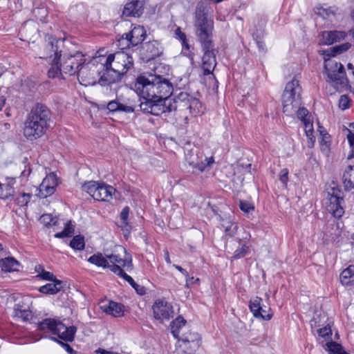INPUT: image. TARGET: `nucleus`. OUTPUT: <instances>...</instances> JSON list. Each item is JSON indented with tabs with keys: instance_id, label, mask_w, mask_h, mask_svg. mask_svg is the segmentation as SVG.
<instances>
[{
	"instance_id": "473e14b6",
	"label": "nucleus",
	"mask_w": 354,
	"mask_h": 354,
	"mask_svg": "<svg viewBox=\"0 0 354 354\" xmlns=\"http://www.w3.org/2000/svg\"><path fill=\"white\" fill-rule=\"evenodd\" d=\"M14 315L16 317L21 319L24 322L31 319L32 315L30 310L25 308L19 304L15 305Z\"/></svg>"
},
{
	"instance_id": "20e7f679",
	"label": "nucleus",
	"mask_w": 354,
	"mask_h": 354,
	"mask_svg": "<svg viewBox=\"0 0 354 354\" xmlns=\"http://www.w3.org/2000/svg\"><path fill=\"white\" fill-rule=\"evenodd\" d=\"M193 23L196 29V35L201 44L214 43V21L207 17V11L203 4L196 6Z\"/></svg>"
},
{
	"instance_id": "bf43d9fd",
	"label": "nucleus",
	"mask_w": 354,
	"mask_h": 354,
	"mask_svg": "<svg viewBox=\"0 0 354 354\" xmlns=\"http://www.w3.org/2000/svg\"><path fill=\"white\" fill-rule=\"evenodd\" d=\"M129 207H124L121 213H120V218L123 221L124 223H127V221L129 216Z\"/></svg>"
},
{
	"instance_id": "6e6552de",
	"label": "nucleus",
	"mask_w": 354,
	"mask_h": 354,
	"mask_svg": "<svg viewBox=\"0 0 354 354\" xmlns=\"http://www.w3.org/2000/svg\"><path fill=\"white\" fill-rule=\"evenodd\" d=\"M169 101L171 106V109H167V110L163 111L162 115H165V116H167L169 113L178 109H189L190 112H192V111L194 113L199 112L198 106H201L200 102L186 92H180L174 98L169 97Z\"/></svg>"
},
{
	"instance_id": "13d9d810",
	"label": "nucleus",
	"mask_w": 354,
	"mask_h": 354,
	"mask_svg": "<svg viewBox=\"0 0 354 354\" xmlns=\"http://www.w3.org/2000/svg\"><path fill=\"white\" fill-rule=\"evenodd\" d=\"M52 339L60 344L69 354H76V352L71 347L69 344L60 342L57 340L55 337H53Z\"/></svg>"
},
{
	"instance_id": "4468645a",
	"label": "nucleus",
	"mask_w": 354,
	"mask_h": 354,
	"mask_svg": "<svg viewBox=\"0 0 354 354\" xmlns=\"http://www.w3.org/2000/svg\"><path fill=\"white\" fill-rule=\"evenodd\" d=\"M154 317L159 320H168L174 316L173 306L165 299L156 300L153 306Z\"/></svg>"
},
{
	"instance_id": "4c0bfd02",
	"label": "nucleus",
	"mask_w": 354,
	"mask_h": 354,
	"mask_svg": "<svg viewBox=\"0 0 354 354\" xmlns=\"http://www.w3.org/2000/svg\"><path fill=\"white\" fill-rule=\"evenodd\" d=\"M319 133L321 139L319 140V145L322 151H328L329 149L330 143V137L329 134L324 129H320Z\"/></svg>"
},
{
	"instance_id": "774afa93",
	"label": "nucleus",
	"mask_w": 354,
	"mask_h": 354,
	"mask_svg": "<svg viewBox=\"0 0 354 354\" xmlns=\"http://www.w3.org/2000/svg\"><path fill=\"white\" fill-rule=\"evenodd\" d=\"M317 318L315 317H314L312 320L310 321V325H311V327L313 328V327H317Z\"/></svg>"
},
{
	"instance_id": "3c124183",
	"label": "nucleus",
	"mask_w": 354,
	"mask_h": 354,
	"mask_svg": "<svg viewBox=\"0 0 354 354\" xmlns=\"http://www.w3.org/2000/svg\"><path fill=\"white\" fill-rule=\"evenodd\" d=\"M351 105V99L346 95H343L340 97L339 100V107L342 110L348 109Z\"/></svg>"
},
{
	"instance_id": "412c9836",
	"label": "nucleus",
	"mask_w": 354,
	"mask_h": 354,
	"mask_svg": "<svg viewBox=\"0 0 354 354\" xmlns=\"http://www.w3.org/2000/svg\"><path fill=\"white\" fill-rule=\"evenodd\" d=\"M146 37V30L143 26H135L131 31L126 35L127 46H136L142 43Z\"/></svg>"
},
{
	"instance_id": "5701e85b",
	"label": "nucleus",
	"mask_w": 354,
	"mask_h": 354,
	"mask_svg": "<svg viewBox=\"0 0 354 354\" xmlns=\"http://www.w3.org/2000/svg\"><path fill=\"white\" fill-rule=\"evenodd\" d=\"M115 192V189L111 185L100 184L97 192L94 194V199L97 201H108L112 198V195Z\"/></svg>"
},
{
	"instance_id": "393cba45",
	"label": "nucleus",
	"mask_w": 354,
	"mask_h": 354,
	"mask_svg": "<svg viewBox=\"0 0 354 354\" xmlns=\"http://www.w3.org/2000/svg\"><path fill=\"white\" fill-rule=\"evenodd\" d=\"M106 258L110 263V266H120L122 267L129 268H132V259L130 255L126 254L124 259L120 258L118 255L116 254H106Z\"/></svg>"
},
{
	"instance_id": "f03ea898",
	"label": "nucleus",
	"mask_w": 354,
	"mask_h": 354,
	"mask_svg": "<svg viewBox=\"0 0 354 354\" xmlns=\"http://www.w3.org/2000/svg\"><path fill=\"white\" fill-rule=\"evenodd\" d=\"M99 61L105 71L99 82H106L109 84L120 80L133 65L132 57L124 51H118L107 57L100 56Z\"/></svg>"
},
{
	"instance_id": "7c9ffc66",
	"label": "nucleus",
	"mask_w": 354,
	"mask_h": 354,
	"mask_svg": "<svg viewBox=\"0 0 354 354\" xmlns=\"http://www.w3.org/2000/svg\"><path fill=\"white\" fill-rule=\"evenodd\" d=\"M186 320L181 316H178L171 323V332L176 339H180V330L185 326Z\"/></svg>"
},
{
	"instance_id": "9b49d317",
	"label": "nucleus",
	"mask_w": 354,
	"mask_h": 354,
	"mask_svg": "<svg viewBox=\"0 0 354 354\" xmlns=\"http://www.w3.org/2000/svg\"><path fill=\"white\" fill-rule=\"evenodd\" d=\"M84 62V55L80 51H76L73 54H64L59 60L61 73L57 77L61 76L62 73L71 75L75 74Z\"/></svg>"
},
{
	"instance_id": "f704fd0d",
	"label": "nucleus",
	"mask_w": 354,
	"mask_h": 354,
	"mask_svg": "<svg viewBox=\"0 0 354 354\" xmlns=\"http://www.w3.org/2000/svg\"><path fill=\"white\" fill-rule=\"evenodd\" d=\"M53 283H47L41 286L39 289V292L44 294L54 295L62 289V282L59 280L53 281Z\"/></svg>"
},
{
	"instance_id": "2eb2a0df",
	"label": "nucleus",
	"mask_w": 354,
	"mask_h": 354,
	"mask_svg": "<svg viewBox=\"0 0 354 354\" xmlns=\"http://www.w3.org/2000/svg\"><path fill=\"white\" fill-rule=\"evenodd\" d=\"M262 299L259 297H255L250 299L249 303V308L256 318H260L263 320H270L272 318V313H271V308L270 307L264 306L262 304Z\"/></svg>"
},
{
	"instance_id": "603ef678",
	"label": "nucleus",
	"mask_w": 354,
	"mask_h": 354,
	"mask_svg": "<svg viewBox=\"0 0 354 354\" xmlns=\"http://www.w3.org/2000/svg\"><path fill=\"white\" fill-rule=\"evenodd\" d=\"M248 249V247L246 246L245 245H242L241 248L236 249L234 251L232 258L237 259L244 257L247 254Z\"/></svg>"
},
{
	"instance_id": "6ab92c4d",
	"label": "nucleus",
	"mask_w": 354,
	"mask_h": 354,
	"mask_svg": "<svg viewBox=\"0 0 354 354\" xmlns=\"http://www.w3.org/2000/svg\"><path fill=\"white\" fill-rule=\"evenodd\" d=\"M145 0H131L124 6L122 15L125 17H139L143 13Z\"/></svg>"
},
{
	"instance_id": "a19ab883",
	"label": "nucleus",
	"mask_w": 354,
	"mask_h": 354,
	"mask_svg": "<svg viewBox=\"0 0 354 354\" xmlns=\"http://www.w3.org/2000/svg\"><path fill=\"white\" fill-rule=\"evenodd\" d=\"M196 334L192 333H182L180 335V339H177L178 342H182L184 344L192 343L195 344L196 346H198V342H196Z\"/></svg>"
},
{
	"instance_id": "e2e57ef3",
	"label": "nucleus",
	"mask_w": 354,
	"mask_h": 354,
	"mask_svg": "<svg viewBox=\"0 0 354 354\" xmlns=\"http://www.w3.org/2000/svg\"><path fill=\"white\" fill-rule=\"evenodd\" d=\"M96 353L97 354H120V353H117V352L107 351V350L102 349V348H99L97 351H96Z\"/></svg>"
},
{
	"instance_id": "ea45409f",
	"label": "nucleus",
	"mask_w": 354,
	"mask_h": 354,
	"mask_svg": "<svg viewBox=\"0 0 354 354\" xmlns=\"http://www.w3.org/2000/svg\"><path fill=\"white\" fill-rule=\"evenodd\" d=\"M70 245L72 248L77 250H82L84 248L85 243L84 239L80 235H77L73 237L70 243Z\"/></svg>"
},
{
	"instance_id": "680f3d73",
	"label": "nucleus",
	"mask_w": 354,
	"mask_h": 354,
	"mask_svg": "<svg viewBox=\"0 0 354 354\" xmlns=\"http://www.w3.org/2000/svg\"><path fill=\"white\" fill-rule=\"evenodd\" d=\"M133 288L136 290L138 294L140 295L145 294V288L144 286H140L138 283H136V285H135V286Z\"/></svg>"
},
{
	"instance_id": "f3484780",
	"label": "nucleus",
	"mask_w": 354,
	"mask_h": 354,
	"mask_svg": "<svg viewBox=\"0 0 354 354\" xmlns=\"http://www.w3.org/2000/svg\"><path fill=\"white\" fill-rule=\"evenodd\" d=\"M35 120L38 122L44 127H48V123L50 120V111L44 104H37L30 111L29 113Z\"/></svg>"
},
{
	"instance_id": "a211bd4d",
	"label": "nucleus",
	"mask_w": 354,
	"mask_h": 354,
	"mask_svg": "<svg viewBox=\"0 0 354 354\" xmlns=\"http://www.w3.org/2000/svg\"><path fill=\"white\" fill-rule=\"evenodd\" d=\"M57 185V180L55 175L53 174H49L44 178L40 184L37 195L41 198L50 196L55 192Z\"/></svg>"
},
{
	"instance_id": "f8f14e48",
	"label": "nucleus",
	"mask_w": 354,
	"mask_h": 354,
	"mask_svg": "<svg viewBox=\"0 0 354 354\" xmlns=\"http://www.w3.org/2000/svg\"><path fill=\"white\" fill-rule=\"evenodd\" d=\"M203 55L202 57V68L204 75L212 73L216 66V54L218 53L214 43L201 44Z\"/></svg>"
},
{
	"instance_id": "69168bd1",
	"label": "nucleus",
	"mask_w": 354,
	"mask_h": 354,
	"mask_svg": "<svg viewBox=\"0 0 354 354\" xmlns=\"http://www.w3.org/2000/svg\"><path fill=\"white\" fill-rule=\"evenodd\" d=\"M165 259L167 263H171V259L167 250H165Z\"/></svg>"
},
{
	"instance_id": "9d476101",
	"label": "nucleus",
	"mask_w": 354,
	"mask_h": 354,
	"mask_svg": "<svg viewBox=\"0 0 354 354\" xmlns=\"http://www.w3.org/2000/svg\"><path fill=\"white\" fill-rule=\"evenodd\" d=\"M61 41L55 38H49V40L44 48V57H51L54 55V59L50 69L48 71V75L50 78H55L61 73L59 60L62 55L61 50H59L58 44Z\"/></svg>"
},
{
	"instance_id": "79ce46f5",
	"label": "nucleus",
	"mask_w": 354,
	"mask_h": 354,
	"mask_svg": "<svg viewBox=\"0 0 354 354\" xmlns=\"http://www.w3.org/2000/svg\"><path fill=\"white\" fill-rule=\"evenodd\" d=\"M222 225L225 228V232L227 235L232 236L236 234L237 225L235 223H233L231 221H225Z\"/></svg>"
},
{
	"instance_id": "de8ad7c7",
	"label": "nucleus",
	"mask_w": 354,
	"mask_h": 354,
	"mask_svg": "<svg viewBox=\"0 0 354 354\" xmlns=\"http://www.w3.org/2000/svg\"><path fill=\"white\" fill-rule=\"evenodd\" d=\"M41 222L43 223L46 226H53L57 223V219L53 218L50 214H44L40 217Z\"/></svg>"
},
{
	"instance_id": "37998d69",
	"label": "nucleus",
	"mask_w": 354,
	"mask_h": 354,
	"mask_svg": "<svg viewBox=\"0 0 354 354\" xmlns=\"http://www.w3.org/2000/svg\"><path fill=\"white\" fill-rule=\"evenodd\" d=\"M74 232V227L71 224V222L65 223V227L62 232L56 233L55 236L56 238H63L70 236Z\"/></svg>"
},
{
	"instance_id": "c85d7f7f",
	"label": "nucleus",
	"mask_w": 354,
	"mask_h": 354,
	"mask_svg": "<svg viewBox=\"0 0 354 354\" xmlns=\"http://www.w3.org/2000/svg\"><path fill=\"white\" fill-rule=\"evenodd\" d=\"M340 281L344 286H350L354 283V265H350L340 274Z\"/></svg>"
},
{
	"instance_id": "f257e3e1",
	"label": "nucleus",
	"mask_w": 354,
	"mask_h": 354,
	"mask_svg": "<svg viewBox=\"0 0 354 354\" xmlns=\"http://www.w3.org/2000/svg\"><path fill=\"white\" fill-rule=\"evenodd\" d=\"M134 89L140 97V110L145 113L161 115L165 110L171 109L169 96L173 84L161 75H141L134 84Z\"/></svg>"
},
{
	"instance_id": "338daca9",
	"label": "nucleus",
	"mask_w": 354,
	"mask_h": 354,
	"mask_svg": "<svg viewBox=\"0 0 354 354\" xmlns=\"http://www.w3.org/2000/svg\"><path fill=\"white\" fill-rule=\"evenodd\" d=\"M6 98L3 96L0 97V111L2 110V108L5 105Z\"/></svg>"
},
{
	"instance_id": "a18cd8bd",
	"label": "nucleus",
	"mask_w": 354,
	"mask_h": 354,
	"mask_svg": "<svg viewBox=\"0 0 354 354\" xmlns=\"http://www.w3.org/2000/svg\"><path fill=\"white\" fill-rule=\"evenodd\" d=\"M175 35L176 37L181 41L183 47L187 50H189V45L187 42L186 35L181 30L180 28L178 27L176 29Z\"/></svg>"
},
{
	"instance_id": "4be33fe9",
	"label": "nucleus",
	"mask_w": 354,
	"mask_h": 354,
	"mask_svg": "<svg viewBox=\"0 0 354 354\" xmlns=\"http://www.w3.org/2000/svg\"><path fill=\"white\" fill-rule=\"evenodd\" d=\"M346 36V34L344 31H324L321 33V43L324 45H331L335 42L344 39Z\"/></svg>"
},
{
	"instance_id": "052dcab7",
	"label": "nucleus",
	"mask_w": 354,
	"mask_h": 354,
	"mask_svg": "<svg viewBox=\"0 0 354 354\" xmlns=\"http://www.w3.org/2000/svg\"><path fill=\"white\" fill-rule=\"evenodd\" d=\"M176 269H177L179 272H180L185 277H186V283H188L189 281V274L188 272L182 267L178 265H174Z\"/></svg>"
},
{
	"instance_id": "72a5a7b5",
	"label": "nucleus",
	"mask_w": 354,
	"mask_h": 354,
	"mask_svg": "<svg viewBox=\"0 0 354 354\" xmlns=\"http://www.w3.org/2000/svg\"><path fill=\"white\" fill-rule=\"evenodd\" d=\"M107 109L111 112L122 111L126 113H132L134 111V108L132 106L124 105L115 100L109 102L107 104Z\"/></svg>"
},
{
	"instance_id": "49530a36",
	"label": "nucleus",
	"mask_w": 354,
	"mask_h": 354,
	"mask_svg": "<svg viewBox=\"0 0 354 354\" xmlns=\"http://www.w3.org/2000/svg\"><path fill=\"white\" fill-rule=\"evenodd\" d=\"M253 36L255 39L256 44L258 46L259 51L263 53L266 52V44L263 42V41L261 40V37L263 36V31L261 30L259 33L258 32V31H257V32L253 33Z\"/></svg>"
},
{
	"instance_id": "2f4dec72",
	"label": "nucleus",
	"mask_w": 354,
	"mask_h": 354,
	"mask_svg": "<svg viewBox=\"0 0 354 354\" xmlns=\"http://www.w3.org/2000/svg\"><path fill=\"white\" fill-rule=\"evenodd\" d=\"M303 124L304 126L306 136L308 138V147L313 148L315 142V137L313 135L314 130L313 121L310 119L306 120L305 122H303Z\"/></svg>"
},
{
	"instance_id": "e433bc0d",
	"label": "nucleus",
	"mask_w": 354,
	"mask_h": 354,
	"mask_svg": "<svg viewBox=\"0 0 354 354\" xmlns=\"http://www.w3.org/2000/svg\"><path fill=\"white\" fill-rule=\"evenodd\" d=\"M325 349L327 350L330 354H348L343 348L341 344L335 342H328L325 344Z\"/></svg>"
},
{
	"instance_id": "dca6fc26",
	"label": "nucleus",
	"mask_w": 354,
	"mask_h": 354,
	"mask_svg": "<svg viewBox=\"0 0 354 354\" xmlns=\"http://www.w3.org/2000/svg\"><path fill=\"white\" fill-rule=\"evenodd\" d=\"M192 154L189 155V152L186 153V159L189 164L194 168H197L199 171H203L207 167H209L214 163V160L212 156L209 158L205 157L203 160V153H198V151H191Z\"/></svg>"
},
{
	"instance_id": "8fccbe9b",
	"label": "nucleus",
	"mask_w": 354,
	"mask_h": 354,
	"mask_svg": "<svg viewBox=\"0 0 354 354\" xmlns=\"http://www.w3.org/2000/svg\"><path fill=\"white\" fill-rule=\"evenodd\" d=\"M344 130L347 132L346 138L350 145V147H351V155L350 156L354 157V133H353L349 129L345 127Z\"/></svg>"
},
{
	"instance_id": "c756f323",
	"label": "nucleus",
	"mask_w": 354,
	"mask_h": 354,
	"mask_svg": "<svg viewBox=\"0 0 354 354\" xmlns=\"http://www.w3.org/2000/svg\"><path fill=\"white\" fill-rule=\"evenodd\" d=\"M88 261L92 264H94L98 267H102L103 268H110L111 266L106 258V255L105 257L103 256L102 253L97 252L91 256L88 259Z\"/></svg>"
},
{
	"instance_id": "b1692460",
	"label": "nucleus",
	"mask_w": 354,
	"mask_h": 354,
	"mask_svg": "<svg viewBox=\"0 0 354 354\" xmlns=\"http://www.w3.org/2000/svg\"><path fill=\"white\" fill-rule=\"evenodd\" d=\"M101 308L106 314L115 317H120L124 315V306L120 303L110 301L107 304L102 305Z\"/></svg>"
},
{
	"instance_id": "c9c22d12",
	"label": "nucleus",
	"mask_w": 354,
	"mask_h": 354,
	"mask_svg": "<svg viewBox=\"0 0 354 354\" xmlns=\"http://www.w3.org/2000/svg\"><path fill=\"white\" fill-rule=\"evenodd\" d=\"M351 46V45L348 42L334 46L326 50V55L328 57H335L337 54L346 51Z\"/></svg>"
},
{
	"instance_id": "bb28decb",
	"label": "nucleus",
	"mask_w": 354,
	"mask_h": 354,
	"mask_svg": "<svg viewBox=\"0 0 354 354\" xmlns=\"http://www.w3.org/2000/svg\"><path fill=\"white\" fill-rule=\"evenodd\" d=\"M343 185L347 191L354 189V165L348 166L343 174Z\"/></svg>"
},
{
	"instance_id": "58836bf2",
	"label": "nucleus",
	"mask_w": 354,
	"mask_h": 354,
	"mask_svg": "<svg viewBox=\"0 0 354 354\" xmlns=\"http://www.w3.org/2000/svg\"><path fill=\"white\" fill-rule=\"evenodd\" d=\"M99 183L95 181H89L85 183L82 186V190L87 192L89 195H91L94 198V194L97 192V188H98Z\"/></svg>"
},
{
	"instance_id": "09e8293b",
	"label": "nucleus",
	"mask_w": 354,
	"mask_h": 354,
	"mask_svg": "<svg viewBox=\"0 0 354 354\" xmlns=\"http://www.w3.org/2000/svg\"><path fill=\"white\" fill-rule=\"evenodd\" d=\"M111 270L117 274L118 276L122 277L125 281H127V279L130 278L131 276L128 275L123 270L120 268V266H111Z\"/></svg>"
},
{
	"instance_id": "5fc2aeb1",
	"label": "nucleus",
	"mask_w": 354,
	"mask_h": 354,
	"mask_svg": "<svg viewBox=\"0 0 354 354\" xmlns=\"http://www.w3.org/2000/svg\"><path fill=\"white\" fill-rule=\"evenodd\" d=\"M288 174L289 171L288 169L285 168L281 170L279 174V180L281 183L286 187L288 181Z\"/></svg>"
},
{
	"instance_id": "1a4fd4ad",
	"label": "nucleus",
	"mask_w": 354,
	"mask_h": 354,
	"mask_svg": "<svg viewBox=\"0 0 354 354\" xmlns=\"http://www.w3.org/2000/svg\"><path fill=\"white\" fill-rule=\"evenodd\" d=\"M100 62L99 57L94 58L87 64H83L77 71L80 83L85 86L95 85L97 78L100 75V70L102 69L101 64L98 67L96 64Z\"/></svg>"
},
{
	"instance_id": "0e129e2a",
	"label": "nucleus",
	"mask_w": 354,
	"mask_h": 354,
	"mask_svg": "<svg viewBox=\"0 0 354 354\" xmlns=\"http://www.w3.org/2000/svg\"><path fill=\"white\" fill-rule=\"evenodd\" d=\"M44 270H45L41 265H37L35 266V271L38 274V277H39Z\"/></svg>"
},
{
	"instance_id": "a878e982",
	"label": "nucleus",
	"mask_w": 354,
	"mask_h": 354,
	"mask_svg": "<svg viewBox=\"0 0 354 354\" xmlns=\"http://www.w3.org/2000/svg\"><path fill=\"white\" fill-rule=\"evenodd\" d=\"M6 182L0 183V198L6 200L13 196L15 189L12 185L15 183L14 178H6Z\"/></svg>"
},
{
	"instance_id": "0eeeda50",
	"label": "nucleus",
	"mask_w": 354,
	"mask_h": 354,
	"mask_svg": "<svg viewBox=\"0 0 354 354\" xmlns=\"http://www.w3.org/2000/svg\"><path fill=\"white\" fill-rule=\"evenodd\" d=\"M343 196L341 190L333 183L327 188L324 198L326 209L335 218H340L344 211L342 206Z\"/></svg>"
},
{
	"instance_id": "864d4df0",
	"label": "nucleus",
	"mask_w": 354,
	"mask_h": 354,
	"mask_svg": "<svg viewBox=\"0 0 354 354\" xmlns=\"http://www.w3.org/2000/svg\"><path fill=\"white\" fill-rule=\"evenodd\" d=\"M239 207L245 213H249L250 211L254 210V208L251 203L246 201H240Z\"/></svg>"
},
{
	"instance_id": "ddd939ff",
	"label": "nucleus",
	"mask_w": 354,
	"mask_h": 354,
	"mask_svg": "<svg viewBox=\"0 0 354 354\" xmlns=\"http://www.w3.org/2000/svg\"><path fill=\"white\" fill-rule=\"evenodd\" d=\"M47 128L39 124L28 114L24 124V135L29 140H35L44 135Z\"/></svg>"
},
{
	"instance_id": "c03bdc74",
	"label": "nucleus",
	"mask_w": 354,
	"mask_h": 354,
	"mask_svg": "<svg viewBox=\"0 0 354 354\" xmlns=\"http://www.w3.org/2000/svg\"><path fill=\"white\" fill-rule=\"evenodd\" d=\"M31 197L32 194H30L21 193L15 198V202L20 207L26 206L28 202L30 201Z\"/></svg>"
},
{
	"instance_id": "7ed1b4c3",
	"label": "nucleus",
	"mask_w": 354,
	"mask_h": 354,
	"mask_svg": "<svg viewBox=\"0 0 354 354\" xmlns=\"http://www.w3.org/2000/svg\"><path fill=\"white\" fill-rule=\"evenodd\" d=\"M301 87L299 86V81L294 78L292 81L289 82L285 88L282 95V103L283 113L287 115H292L297 113V116L302 122L306 120H310L308 116V111L304 107H300Z\"/></svg>"
},
{
	"instance_id": "4d7b16f0",
	"label": "nucleus",
	"mask_w": 354,
	"mask_h": 354,
	"mask_svg": "<svg viewBox=\"0 0 354 354\" xmlns=\"http://www.w3.org/2000/svg\"><path fill=\"white\" fill-rule=\"evenodd\" d=\"M39 277L43 279L50 281H56V280H57L53 273L46 271V270H44L41 273V274L39 276Z\"/></svg>"
},
{
	"instance_id": "39448f33",
	"label": "nucleus",
	"mask_w": 354,
	"mask_h": 354,
	"mask_svg": "<svg viewBox=\"0 0 354 354\" xmlns=\"http://www.w3.org/2000/svg\"><path fill=\"white\" fill-rule=\"evenodd\" d=\"M325 62L324 70L328 77L327 82L338 92L346 91L349 85L344 66L330 59Z\"/></svg>"
},
{
	"instance_id": "6e6d98bb",
	"label": "nucleus",
	"mask_w": 354,
	"mask_h": 354,
	"mask_svg": "<svg viewBox=\"0 0 354 354\" xmlns=\"http://www.w3.org/2000/svg\"><path fill=\"white\" fill-rule=\"evenodd\" d=\"M317 333L322 337H330L332 335L330 327L328 325L317 330Z\"/></svg>"
},
{
	"instance_id": "aec40b11",
	"label": "nucleus",
	"mask_w": 354,
	"mask_h": 354,
	"mask_svg": "<svg viewBox=\"0 0 354 354\" xmlns=\"http://www.w3.org/2000/svg\"><path fill=\"white\" fill-rule=\"evenodd\" d=\"M143 55L147 60L154 59L159 57L162 53V47L156 40L149 41L142 46Z\"/></svg>"
},
{
	"instance_id": "cd10ccee",
	"label": "nucleus",
	"mask_w": 354,
	"mask_h": 354,
	"mask_svg": "<svg viewBox=\"0 0 354 354\" xmlns=\"http://www.w3.org/2000/svg\"><path fill=\"white\" fill-rule=\"evenodd\" d=\"M19 265V262L13 257H6L0 260L1 270L6 272L18 270Z\"/></svg>"
},
{
	"instance_id": "423d86ee",
	"label": "nucleus",
	"mask_w": 354,
	"mask_h": 354,
	"mask_svg": "<svg viewBox=\"0 0 354 354\" xmlns=\"http://www.w3.org/2000/svg\"><path fill=\"white\" fill-rule=\"evenodd\" d=\"M38 329L41 331L50 332L66 342L73 341L77 330L75 326L68 327L61 322L50 318L39 322Z\"/></svg>"
}]
</instances>
